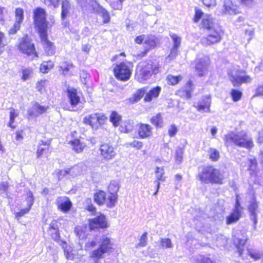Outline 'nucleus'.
<instances>
[{"label":"nucleus","instance_id":"f257e3e1","mask_svg":"<svg viewBox=\"0 0 263 263\" xmlns=\"http://www.w3.org/2000/svg\"><path fill=\"white\" fill-rule=\"evenodd\" d=\"M33 20L35 27L38 30L44 50L48 55L55 53V47L53 44L47 39L48 22L46 20V13L45 10L39 7L33 11Z\"/></svg>","mask_w":263,"mask_h":263},{"label":"nucleus","instance_id":"f03ea898","mask_svg":"<svg viewBox=\"0 0 263 263\" xmlns=\"http://www.w3.org/2000/svg\"><path fill=\"white\" fill-rule=\"evenodd\" d=\"M196 177L203 183L216 184H222L224 178L221 171L212 165L199 167Z\"/></svg>","mask_w":263,"mask_h":263},{"label":"nucleus","instance_id":"7ed1b4c3","mask_svg":"<svg viewBox=\"0 0 263 263\" xmlns=\"http://www.w3.org/2000/svg\"><path fill=\"white\" fill-rule=\"evenodd\" d=\"M223 140L227 147L235 145L250 149L253 146L252 139L244 130L229 132L224 135Z\"/></svg>","mask_w":263,"mask_h":263},{"label":"nucleus","instance_id":"20e7f679","mask_svg":"<svg viewBox=\"0 0 263 263\" xmlns=\"http://www.w3.org/2000/svg\"><path fill=\"white\" fill-rule=\"evenodd\" d=\"M160 65L151 60L141 62L137 66L136 78L140 83H144L149 79L153 74L160 71Z\"/></svg>","mask_w":263,"mask_h":263},{"label":"nucleus","instance_id":"39448f33","mask_svg":"<svg viewBox=\"0 0 263 263\" xmlns=\"http://www.w3.org/2000/svg\"><path fill=\"white\" fill-rule=\"evenodd\" d=\"M99 243L98 248L90 253L89 256L93 260V263H99V260L103 257V255L110 252L112 249L113 243L110 238L106 235H102L100 237Z\"/></svg>","mask_w":263,"mask_h":263},{"label":"nucleus","instance_id":"423d86ee","mask_svg":"<svg viewBox=\"0 0 263 263\" xmlns=\"http://www.w3.org/2000/svg\"><path fill=\"white\" fill-rule=\"evenodd\" d=\"M114 72L115 77L119 80L126 81L130 78L132 66L130 64L121 62L114 68Z\"/></svg>","mask_w":263,"mask_h":263},{"label":"nucleus","instance_id":"0eeeda50","mask_svg":"<svg viewBox=\"0 0 263 263\" xmlns=\"http://www.w3.org/2000/svg\"><path fill=\"white\" fill-rule=\"evenodd\" d=\"M242 71L236 68L229 69L228 73L234 86H239L243 83H250L251 79L249 76L242 75Z\"/></svg>","mask_w":263,"mask_h":263},{"label":"nucleus","instance_id":"6e6552de","mask_svg":"<svg viewBox=\"0 0 263 263\" xmlns=\"http://www.w3.org/2000/svg\"><path fill=\"white\" fill-rule=\"evenodd\" d=\"M222 32L217 27L213 29H210L207 31L206 36H203L201 39V43L205 46H209L219 43L222 39Z\"/></svg>","mask_w":263,"mask_h":263},{"label":"nucleus","instance_id":"1a4fd4ad","mask_svg":"<svg viewBox=\"0 0 263 263\" xmlns=\"http://www.w3.org/2000/svg\"><path fill=\"white\" fill-rule=\"evenodd\" d=\"M106 117L103 114L96 113L86 116L83 119V122L90 125L92 128L97 129L99 126L104 124L106 120Z\"/></svg>","mask_w":263,"mask_h":263},{"label":"nucleus","instance_id":"9d476101","mask_svg":"<svg viewBox=\"0 0 263 263\" xmlns=\"http://www.w3.org/2000/svg\"><path fill=\"white\" fill-rule=\"evenodd\" d=\"M18 48L23 53L28 55L34 54L35 57H37L35 52L34 45L31 43V40L27 35H25L19 39Z\"/></svg>","mask_w":263,"mask_h":263},{"label":"nucleus","instance_id":"9b49d317","mask_svg":"<svg viewBox=\"0 0 263 263\" xmlns=\"http://www.w3.org/2000/svg\"><path fill=\"white\" fill-rule=\"evenodd\" d=\"M242 210V208L239 202V196L237 195L236 197L234 209L232 213L227 217V223L230 224L237 221L241 217Z\"/></svg>","mask_w":263,"mask_h":263},{"label":"nucleus","instance_id":"f8f14e48","mask_svg":"<svg viewBox=\"0 0 263 263\" xmlns=\"http://www.w3.org/2000/svg\"><path fill=\"white\" fill-rule=\"evenodd\" d=\"M99 150L101 156L106 161L113 159L117 154L114 147L109 143L102 144Z\"/></svg>","mask_w":263,"mask_h":263},{"label":"nucleus","instance_id":"ddd939ff","mask_svg":"<svg viewBox=\"0 0 263 263\" xmlns=\"http://www.w3.org/2000/svg\"><path fill=\"white\" fill-rule=\"evenodd\" d=\"M89 226L91 230L107 227V221L104 214H100L94 218L89 219Z\"/></svg>","mask_w":263,"mask_h":263},{"label":"nucleus","instance_id":"4468645a","mask_svg":"<svg viewBox=\"0 0 263 263\" xmlns=\"http://www.w3.org/2000/svg\"><path fill=\"white\" fill-rule=\"evenodd\" d=\"M211 104V96L206 95L203 96L198 102L194 103V106L200 112H210Z\"/></svg>","mask_w":263,"mask_h":263},{"label":"nucleus","instance_id":"2eb2a0df","mask_svg":"<svg viewBox=\"0 0 263 263\" xmlns=\"http://www.w3.org/2000/svg\"><path fill=\"white\" fill-rule=\"evenodd\" d=\"M61 18L62 24L66 27L68 23L65 21L67 17H69L73 12V7L69 0H62L61 3Z\"/></svg>","mask_w":263,"mask_h":263},{"label":"nucleus","instance_id":"dca6fc26","mask_svg":"<svg viewBox=\"0 0 263 263\" xmlns=\"http://www.w3.org/2000/svg\"><path fill=\"white\" fill-rule=\"evenodd\" d=\"M221 13L225 15H235L240 13L236 5L233 4L231 0H224L222 5Z\"/></svg>","mask_w":263,"mask_h":263},{"label":"nucleus","instance_id":"f3484780","mask_svg":"<svg viewBox=\"0 0 263 263\" xmlns=\"http://www.w3.org/2000/svg\"><path fill=\"white\" fill-rule=\"evenodd\" d=\"M210 59L207 56H203L197 59L196 70L200 77L203 76L207 71Z\"/></svg>","mask_w":263,"mask_h":263},{"label":"nucleus","instance_id":"a211bd4d","mask_svg":"<svg viewBox=\"0 0 263 263\" xmlns=\"http://www.w3.org/2000/svg\"><path fill=\"white\" fill-rule=\"evenodd\" d=\"M24 18V11L21 8H17L15 10V22L13 27L9 30V34H14L19 30L20 24Z\"/></svg>","mask_w":263,"mask_h":263},{"label":"nucleus","instance_id":"6ab92c4d","mask_svg":"<svg viewBox=\"0 0 263 263\" xmlns=\"http://www.w3.org/2000/svg\"><path fill=\"white\" fill-rule=\"evenodd\" d=\"M249 211L250 215V218L253 221V228L255 230L256 228V224L257 223V211L258 210V204L256 201V200L253 197L251 201H250V203L249 205Z\"/></svg>","mask_w":263,"mask_h":263},{"label":"nucleus","instance_id":"aec40b11","mask_svg":"<svg viewBox=\"0 0 263 263\" xmlns=\"http://www.w3.org/2000/svg\"><path fill=\"white\" fill-rule=\"evenodd\" d=\"M48 108V106H42L39 103L35 102L29 109L28 113L30 117H37L45 112Z\"/></svg>","mask_w":263,"mask_h":263},{"label":"nucleus","instance_id":"412c9836","mask_svg":"<svg viewBox=\"0 0 263 263\" xmlns=\"http://www.w3.org/2000/svg\"><path fill=\"white\" fill-rule=\"evenodd\" d=\"M50 145V140H47V141H44L41 140L39 142L37 149L36 151V156L37 158H40L43 155H45L48 157L49 152V146Z\"/></svg>","mask_w":263,"mask_h":263},{"label":"nucleus","instance_id":"4be33fe9","mask_svg":"<svg viewBox=\"0 0 263 263\" xmlns=\"http://www.w3.org/2000/svg\"><path fill=\"white\" fill-rule=\"evenodd\" d=\"M56 204L58 208L63 212L66 213L71 207V201L65 197H60L57 199Z\"/></svg>","mask_w":263,"mask_h":263},{"label":"nucleus","instance_id":"5701e85b","mask_svg":"<svg viewBox=\"0 0 263 263\" xmlns=\"http://www.w3.org/2000/svg\"><path fill=\"white\" fill-rule=\"evenodd\" d=\"M248 238L247 236L243 235L242 238H239L237 236H234L233 238V242L235 247H236L240 257H243V252L244 250V246Z\"/></svg>","mask_w":263,"mask_h":263},{"label":"nucleus","instance_id":"b1692460","mask_svg":"<svg viewBox=\"0 0 263 263\" xmlns=\"http://www.w3.org/2000/svg\"><path fill=\"white\" fill-rule=\"evenodd\" d=\"M138 133L140 138H147L152 135V127L148 124L140 123Z\"/></svg>","mask_w":263,"mask_h":263},{"label":"nucleus","instance_id":"393cba45","mask_svg":"<svg viewBox=\"0 0 263 263\" xmlns=\"http://www.w3.org/2000/svg\"><path fill=\"white\" fill-rule=\"evenodd\" d=\"M68 98L71 106H76L80 101V98L78 95L77 90L68 87L67 89Z\"/></svg>","mask_w":263,"mask_h":263},{"label":"nucleus","instance_id":"a878e982","mask_svg":"<svg viewBox=\"0 0 263 263\" xmlns=\"http://www.w3.org/2000/svg\"><path fill=\"white\" fill-rule=\"evenodd\" d=\"M201 27L208 31L210 29H213L217 27L215 25L214 20L211 15L205 14L203 15V17L201 23Z\"/></svg>","mask_w":263,"mask_h":263},{"label":"nucleus","instance_id":"bb28decb","mask_svg":"<svg viewBox=\"0 0 263 263\" xmlns=\"http://www.w3.org/2000/svg\"><path fill=\"white\" fill-rule=\"evenodd\" d=\"M161 88L156 86L151 89L145 96L144 100L145 102H151L153 99L157 98L161 92Z\"/></svg>","mask_w":263,"mask_h":263},{"label":"nucleus","instance_id":"cd10ccee","mask_svg":"<svg viewBox=\"0 0 263 263\" xmlns=\"http://www.w3.org/2000/svg\"><path fill=\"white\" fill-rule=\"evenodd\" d=\"M74 65L71 62L63 61L60 64V71L64 76H69L71 73V69H73Z\"/></svg>","mask_w":263,"mask_h":263},{"label":"nucleus","instance_id":"c85d7f7f","mask_svg":"<svg viewBox=\"0 0 263 263\" xmlns=\"http://www.w3.org/2000/svg\"><path fill=\"white\" fill-rule=\"evenodd\" d=\"M92 12L100 15L103 19V23L106 24L109 22L110 17L108 12L100 5L98 6V8H97L96 9L93 10Z\"/></svg>","mask_w":263,"mask_h":263},{"label":"nucleus","instance_id":"c756f323","mask_svg":"<svg viewBox=\"0 0 263 263\" xmlns=\"http://www.w3.org/2000/svg\"><path fill=\"white\" fill-rule=\"evenodd\" d=\"M134 127V121L131 120H126L121 123L120 130L122 132L128 133L133 130Z\"/></svg>","mask_w":263,"mask_h":263},{"label":"nucleus","instance_id":"7c9ffc66","mask_svg":"<svg viewBox=\"0 0 263 263\" xmlns=\"http://www.w3.org/2000/svg\"><path fill=\"white\" fill-rule=\"evenodd\" d=\"M157 41V40L156 37L154 35L145 36V39L144 42V44L145 45V48L147 49L154 48L156 46Z\"/></svg>","mask_w":263,"mask_h":263},{"label":"nucleus","instance_id":"2f4dec72","mask_svg":"<svg viewBox=\"0 0 263 263\" xmlns=\"http://www.w3.org/2000/svg\"><path fill=\"white\" fill-rule=\"evenodd\" d=\"M19 111L14 108H11L10 109V120L8 126L12 128H15V126L13 125L15 119L18 116Z\"/></svg>","mask_w":263,"mask_h":263},{"label":"nucleus","instance_id":"473e14b6","mask_svg":"<svg viewBox=\"0 0 263 263\" xmlns=\"http://www.w3.org/2000/svg\"><path fill=\"white\" fill-rule=\"evenodd\" d=\"M106 199V193L105 192L100 191L97 192L94 195L95 201L99 205L103 204L105 203Z\"/></svg>","mask_w":263,"mask_h":263},{"label":"nucleus","instance_id":"72a5a7b5","mask_svg":"<svg viewBox=\"0 0 263 263\" xmlns=\"http://www.w3.org/2000/svg\"><path fill=\"white\" fill-rule=\"evenodd\" d=\"M73 149L77 153H81L85 147V144L81 143L79 139H75L70 142Z\"/></svg>","mask_w":263,"mask_h":263},{"label":"nucleus","instance_id":"f704fd0d","mask_svg":"<svg viewBox=\"0 0 263 263\" xmlns=\"http://www.w3.org/2000/svg\"><path fill=\"white\" fill-rule=\"evenodd\" d=\"M117 194H110L108 197L106 198L104 203H106L108 208H113L117 202Z\"/></svg>","mask_w":263,"mask_h":263},{"label":"nucleus","instance_id":"c9c22d12","mask_svg":"<svg viewBox=\"0 0 263 263\" xmlns=\"http://www.w3.org/2000/svg\"><path fill=\"white\" fill-rule=\"evenodd\" d=\"M121 120V116L116 111H112L110 116V121L112 123L114 126L118 127L119 125L120 122Z\"/></svg>","mask_w":263,"mask_h":263},{"label":"nucleus","instance_id":"e433bc0d","mask_svg":"<svg viewBox=\"0 0 263 263\" xmlns=\"http://www.w3.org/2000/svg\"><path fill=\"white\" fill-rule=\"evenodd\" d=\"M156 177V180L155 181V183L157 184V183H160V181H164L165 180V178L163 177V175L164 174V170L162 167H156L155 170Z\"/></svg>","mask_w":263,"mask_h":263},{"label":"nucleus","instance_id":"4c0bfd02","mask_svg":"<svg viewBox=\"0 0 263 263\" xmlns=\"http://www.w3.org/2000/svg\"><path fill=\"white\" fill-rule=\"evenodd\" d=\"M98 243H99V239L97 236L93 237L92 238H89L85 245V250L88 251L92 249L97 246Z\"/></svg>","mask_w":263,"mask_h":263},{"label":"nucleus","instance_id":"58836bf2","mask_svg":"<svg viewBox=\"0 0 263 263\" xmlns=\"http://www.w3.org/2000/svg\"><path fill=\"white\" fill-rule=\"evenodd\" d=\"M86 3V7L83 9L88 10L91 12L100 5L97 0H87Z\"/></svg>","mask_w":263,"mask_h":263},{"label":"nucleus","instance_id":"ea45409f","mask_svg":"<svg viewBox=\"0 0 263 263\" xmlns=\"http://www.w3.org/2000/svg\"><path fill=\"white\" fill-rule=\"evenodd\" d=\"M119 189V184L118 181H111L108 187V192L109 194H117Z\"/></svg>","mask_w":263,"mask_h":263},{"label":"nucleus","instance_id":"a19ab883","mask_svg":"<svg viewBox=\"0 0 263 263\" xmlns=\"http://www.w3.org/2000/svg\"><path fill=\"white\" fill-rule=\"evenodd\" d=\"M210 159L214 162L217 161L220 158L219 152L214 148H210L208 151Z\"/></svg>","mask_w":263,"mask_h":263},{"label":"nucleus","instance_id":"79ce46f5","mask_svg":"<svg viewBox=\"0 0 263 263\" xmlns=\"http://www.w3.org/2000/svg\"><path fill=\"white\" fill-rule=\"evenodd\" d=\"M53 67V63L51 61H44L40 65V71L42 73H47Z\"/></svg>","mask_w":263,"mask_h":263},{"label":"nucleus","instance_id":"37998d69","mask_svg":"<svg viewBox=\"0 0 263 263\" xmlns=\"http://www.w3.org/2000/svg\"><path fill=\"white\" fill-rule=\"evenodd\" d=\"M256 165L257 162L255 158L249 159V170L251 177H255L256 175Z\"/></svg>","mask_w":263,"mask_h":263},{"label":"nucleus","instance_id":"c03bdc74","mask_svg":"<svg viewBox=\"0 0 263 263\" xmlns=\"http://www.w3.org/2000/svg\"><path fill=\"white\" fill-rule=\"evenodd\" d=\"M182 79L181 76H174L172 74H168L166 78V81L168 84L175 85L178 84Z\"/></svg>","mask_w":263,"mask_h":263},{"label":"nucleus","instance_id":"a18cd8bd","mask_svg":"<svg viewBox=\"0 0 263 263\" xmlns=\"http://www.w3.org/2000/svg\"><path fill=\"white\" fill-rule=\"evenodd\" d=\"M151 122L156 127H162L163 120L160 114H158L155 116L152 117L151 120Z\"/></svg>","mask_w":263,"mask_h":263},{"label":"nucleus","instance_id":"49530a36","mask_svg":"<svg viewBox=\"0 0 263 263\" xmlns=\"http://www.w3.org/2000/svg\"><path fill=\"white\" fill-rule=\"evenodd\" d=\"M193 263H213V262L209 257L199 255L194 258Z\"/></svg>","mask_w":263,"mask_h":263},{"label":"nucleus","instance_id":"de8ad7c7","mask_svg":"<svg viewBox=\"0 0 263 263\" xmlns=\"http://www.w3.org/2000/svg\"><path fill=\"white\" fill-rule=\"evenodd\" d=\"M25 201L26 202L27 207L31 209L34 203V198L32 192L30 190L26 193Z\"/></svg>","mask_w":263,"mask_h":263},{"label":"nucleus","instance_id":"09e8293b","mask_svg":"<svg viewBox=\"0 0 263 263\" xmlns=\"http://www.w3.org/2000/svg\"><path fill=\"white\" fill-rule=\"evenodd\" d=\"M69 176H70V179L71 178H73L74 177L77 176L80 174L81 172V169L79 165H76L71 168H68Z\"/></svg>","mask_w":263,"mask_h":263},{"label":"nucleus","instance_id":"8fccbe9b","mask_svg":"<svg viewBox=\"0 0 263 263\" xmlns=\"http://www.w3.org/2000/svg\"><path fill=\"white\" fill-rule=\"evenodd\" d=\"M170 36L173 42V47L175 48H179L181 45V37L173 33H170Z\"/></svg>","mask_w":263,"mask_h":263},{"label":"nucleus","instance_id":"3c124183","mask_svg":"<svg viewBox=\"0 0 263 263\" xmlns=\"http://www.w3.org/2000/svg\"><path fill=\"white\" fill-rule=\"evenodd\" d=\"M55 173L56 174L57 176L58 177L59 180H61L65 177L68 179H70L68 168H66L63 170H56Z\"/></svg>","mask_w":263,"mask_h":263},{"label":"nucleus","instance_id":"603ef678","mask_svg":"<svg viewBox=\"0 0 263 263\" xmlns=\"http://www.w3.org/2000/svg\"><path fill=\"white\" fill-rule=\"evenodd\" d=\"M247 254L254 260L259 259L262 255V253L256 250H247Z\"/></svg>","mask_w":263,"mask_h":263},{"label":"nucleus","instance_id":"864d4df0","mask_svg":"<svg viewBox=\"0 0 263 263\" xmlns=\"http://www.w3.org/2000/svg\"><path fill=\"white\" fill-rule=\"evenodd\" d=\"M160 243V246L163 249L171 248L173 247L172 241L169 238H161Z\"/></svg>","mask_w":263,"mask_h":263},{"label":"nucleus","instance_id":"5fc2aeb1","mask_svg":"<svg viewBox=\"0 0 263 263\" xmlns=\"http://www.w3.org/2000/svg\"><path fill=\"white\" fill-rule=\"evenodd\" d=\"M231 95L233 100L237 102L241 99L242 92L238 90L233 89L231 90Z\"/></svg>","mask_w":263,"mask_h":263},{"label":"nucleus","instance_id":"6e6d98bb","mask_svg":"<svg viewBox=\"0 0 263 263\" xmlns=\"http://www.w3.org/2000/svg\"><path fill=\"white\" fill-rule=\"evenodd\" d=\"M147 233L146 232H145L142 234V235L140 238L139 242L137 244L136 247H144L146 246L147 240Z\"/></svg>","mask_w":263,"mask_h":263},{"label":"nucleus","instance_id":"4d7b16f0","mask_svg":"<svg viewBox=\"0 0 263 263\" xmlns=\"http://www.w3.org/2000/svg\"><path fill=\"white\" fill-rule=\"evenodd\" d=\"M126 145L127 146H131L137 149H140L143 146V143L140 141L134 140L131 142L127 143Z\"/></svg>","mask_w":263,"mask_h":263},{"label":"nucleus","instance_id":"13d9d810","mask_svg":"<svg viewBox=\"0 0 263 263\" xmlns=\"http://www.w3.org/2000/svg\"><path fill=\"white\" fill-rule=\"evenodd\" d=\"M62 3V0H44V4L48 6H53L54 8H58L60 5V2Z\"/></svg>","mask_w":263,"mask_h":263},{"label":"nucleus","instance_id":"bf43d9fd","mask_svg":"<svg viewBox=\"0 0 263 263\" xmlns=\"http://www.w3.org/2000/svg\"><path fill=\"white\" fill-rule=\"evenodd\" d=\"M227 243V240L226 238L222 235L218 236L217 238L216 241L215 242L216 245L219 247H224L226 245Z\"/></svg>","mask_w":263,"mask_h":263},{"label":"nucleus","instance_id":"052dcab7","mask_svg":"<svg viewBox=\"0 0 263 263\" xmlns=\"http://www.w3.org/2000/svg\"><path fill=\"white\" fill-rule=\"evenodd\" d=\"M46 84V80H41L36 83L35 88L37 91L42 92V90L45 88Z\"/></svg>","mask_w":263,"mask_h":263},{"label":"nucleus","instance_id":"680f3d73","mask_svg":"<svg viewBox=\"0 0 263 263\" xmlns=\"http://www.w3.org/2000/svg\"><path fill=\"white\" fill-rule=\"evenodd\" d=\"M145 93V90L144 89H140L138 90L134 95L133 102H138L144 96Z\"/></svg>","mask_w":263,"mask_h":263},{"label":"nucleus","instance_id":"e2e57ef3","mask_svg":"<svg viewBox=\"0 0 263 263\" xmlns=\"http://www.w3.org/2000/svg\"><path fill=\"white\" fill-rule=\"evenodd\" d=\"M32 73V71L30 68H27L23 69L22 71V79L24 81L28 80Z\"/></svg>","mask_w":263,"mask_h":263},{"label":"nucleus","instance_id":"0e129e2a","mask_svg":"<svg viewBox=\"0 0 263 263\" xmlns=\"http://www.w3.org/2000/svg\"><path fill=\"white\" fill-rule=\"evenodd\" d=\"M183 151L181 148H178L176 151V160L178 163H181L183 159Z\"/></svg>","mask_w":263,"mask_h":263},{"label":"nucleus","instance_id":"69168bd1","mask_svg":"<svg viewBox=\"0 0 263 263\" xmlns=\"http://www.w3.org/2000/svg\"><path fill=\"white\" fill-rule=\"evenodd\" d=\"M177 132V127L175 124L171 125L168 127V134L171 137L175 136L176 135Z\"/></svg>","mask_w":263,"mask_h":263},{"label":"nucleus","instance_id":"338daca9","mask_svg":"<svg viewBox=\"0 0 263 263\" xmlns=\"http://www.w3.org/2000/svg\"><path fill=\"white\" fill-rule=\"evenodd\" d=\"M240 4L244 6L251 8L254 5V1L253 0H238Z\"/></svg>","mask_w":263,"mask_h":263},{"label":"nucleus","instance_id":"774afa93","mask_svg":"<svg viewBox=\"0 0 263 263\" xmlns=\"http://www.w3.org/2000/svg\"><path fill=\"white\" fill-rule=\"evenodd\" d=\"M203 13L202 12L201 10L197 9L195 11V14L194 18V21L195 22H198L200 19L202 17V16H203Z\"/></svg>","mask_w":263,"mask_h":263}]
</instances>
